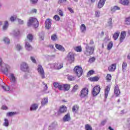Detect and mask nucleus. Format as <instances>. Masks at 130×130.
Instances as JSON below:
<instances>
[{
    "instance_id": "nucleus-19",
    "label": "nucleus",
    "mask_w": 130,
    "mask_h": 130,
    "mask_svg": "<svg viewBox=\"0 0 130 130\" xmlns=\"http://www.w3.org/2000/svg\"><path fill=\"white\" fill-rule=\"evenodd\" d=\"M109 72H114L116 70V63L112 64L108 68Z\"/></svg>"
},
{
    "instance_id": "nucleus-24",
    "label": "nucleus",
    "mask_w": 130,
    "mask_h": 130,
    "mask_svg": "<svg viewBox=\"0 0 130 130\" xmlns=\"http://www.w3.org/2000/svg\"><path fill=\"white\" fill-rule=\"evenodd\" d=\"M53 85L55 88H58V89L60 90V91H62V85H60L59 83L54 82L53 83Z\"/></svg>"
},
{
    "instance_id": "nucleus-23",
    "label": "nucleus",
    "mask_w": 130,
    "mask_h": 130,
    "mask_svg": "<svg viewBox=\"0 0 130 130\" xmlns=\"http://www.w3.org/2000/svg\"><path fill=\"white\" fill-rule=\"evenodd\" d=\"M25 45L26 50H28V51H30V50H32V46L30 45V44L29 43V42H28V40L25 41Z\"/></svg>"
},
{
    "instance_id": "nucleus-51",
    "label": "nucleus",
    "mask_w": 130,
    "mask_h": 130,
    "mask_svg": "<svg viewBox=\"0 0 130 130\" xmlns=\"http://www.w3.org/2000/svg\"><path fill=\"white\" fill-rule=\"evenodd\" d=\"M51 38L53 41H56V40H57V37L56 36V35H53L51 36Z\"/></svg>"
},
{
    "instance_id": "nucleus-1",
    "label": "nucleus",
    "mask_w": 130,
    "mask_h": 130,
    "mask_svg": "<svg viewBox=\"0 0 130 130\" xmlns=\"http://www.w3.org/2000/svg\"><path fill=\"white\" fill-rule=\"evenodd\" d=\"M0 67L2 73L6 75V76H8V74L10 73V70H11V67H10V66L4 63V62H3V59H2V58L1 57Z\"/></svg>"
},
{
    "instance_id": "nucleus-14",
    "label": "nucleus",
    "mask_w": 130,
    "mask_h": 130,
    "mask_svg": "<svg viewBox=\"0 0 130 130\" xmlns=\"http://www.w3.org/2000/svg\"><path fill=\"white\" fill-rule=\"evenodd\" d=\"M71 119V114H70V113H68L66 115H65L63 116L62 118V120L63 121H64V122H67V121H70Z\"/></svg>"
},
{
    "instance_id": "nucleus-52",
    "label": "nucleus",
    "mask_w": 130,
    "mask_h": 130,
    "mask_svg": "<svg viewBox=\"0 0 130 130\" xmlns=\"http://www.w3.org/2000/svg\"><path fill=\"white\" fill-rule=\"evenodd\" d=\"M43 87L44 91H46V90H47V89H48V87L47 86V84H46L44 82H43Z\"/></svg>"
},
{
    "instance_id": "nucleus-60",
    "label": "nucleus",
    "mask_w": 130,
    "mask_h": 130,
    "mask_svg": "<svg viewBox=\"0 0 130 130\" xmlns=\"http://www.w3.org/2000/svg\"><path fill=\"white\" fill-rule=\"evenodd\" d=\"M30 59L31 61L34 62V63H36V59H35L34 57H30Z\"/></svg>"
},
{
    "instance_id": "nucleus-31",
    "label": "nucleus",
    "mask_w": 130,
    "mask_h": 130,
    "mask_svg": "<svg viewBox=\"0 0 130 130\" xmlns=\"http://www.w3.org/2000/svg\"><path fill=\"white\" fill-rule=\"evenodd\" d=\"M45 28L47 30L49 29V18L47 19L45 22Z\"/></svg>"
},
{
    "instance_id": "nucleus-5",
    "label": "nucleus",
    "mask_w": 130,
    "mask_h": 130,
    "mask_svg": "<svg viewBox=\"0 0 130 130\" xmlns=\"http://www.w3.org/2000/svg\"><path fill=\"white\" fill-rule=\"evenodd\" d=\"M88 93L89 89H88L87 87L83 88L81 90L79 96L81 97V98H85V97H87V96H88Z\"/></svg>"
},
{
    "instance_id": "nucleus-13",
    "label": "nucleus",
    "mask_w": 130,
    "mask_h": 130,
    "mask_svg": "<svg viewBox=\"0 0 130 130\" xmlns=\"http://www.w3.org/2000/svg\"><path fill=\"white\" fill-rule=\"evenodd\" d=\"M111 86L110 85H108L107 86L105 89V98L106 99L108 96V94H109V92H110V88Z\"/></svg>"
},
{
    "instance_id": "nucleus-53",
    "label": "nucleus",
    "mask_w": 130,
    "mask_h": 130,
    "mask_svg": "<svg viewBox=\"0 0 130 130\" xmlns=\"http://www.w3.org/2000/svg\"><path fill=\"white\" fill-rule=\"evenodd\" d=\"M95 59H96L95 57H92L89 59L88 62H89V63H92V62H94V61H95Z\"/></svg>"
},
{
    "instance_id": "nucleus-39",
    "label": "nucleus",
    "mask_w": 130,
    "mask_h": 130,
    "mask_svg": "<svg viewBox=\"0 0 130 130\" xmlns=\"http://www.w3.org/2000/svg\"><path fill=\"white\" fill-rule=\"evenodd\" d=\"M112 46H113V43L112 41L110 42L108 44L107 48L108 50H110L111 48H112Z\"/></svg>"
},
{
    "instance_id": "nucleus-56",
    "label": "nucleus",
    "mask_w": 130,
    "mask_h": 130,
    "mask_svg": "<svg viewBox=\"0 0 130 130\" xmlns=\"http://www.w3.org/2000/svg\"><path fill=\"white\" fill-rule=\"evenodd\" d=\"M17 20L19 25H23V24H24V20L20 18H17Z\"/></svg>"
},
{
    "instance_id": "nucleus-21",
    "label": "nucleus",
    "mask_w": 130,
    "mask_h": 130,
    "mask_svg": "<svg viewBox=\"0 0 130 130\" xmlns=\"http://www.w3.org/2000/svg\"><path fill=\"white\" fill-rule=\"evenodd\" d=\"M106 2V0H100L98 4V8L99 9H101V8L103 7V6L105 5V2Z\"/></svg>"
},
{
    "instance_id": "nucleus-26",
    "label": "nucleus",
    "mask_w": 130,
    "mask_h": 130,
    "mask_svg": "<svg viewBox=\"0 0 130 130\" xmlns=\"http://www.w3.org/2000/svg\"><path fill=\"white\" fill-rule=\"evenodd\" d=\"M120 34V32L119 31H117L115 33H114L113 35V38L114 40H117L118 39V37H119V35Z\"/></svg>"
},
{
    "instance_id": "nucleus-48",
    "label": "nucleus",
    "mask_w": 130,
    "mask_h": 130,
    "mask_svg": "<svg viewBox=\"0 0 130 130\" xmlns=\"http://www.w3.org/2000/svg\"><path fill=\"white\" fill-rule=\"evenodd\" d=\"M108 24L110 27H112V18H109L108 20Z\"/></svg>"
},
{
    "instance_id": "nucleus-28",
    "label": "nucleus",
    "mask_w": 130,
    "mask_h": 130,
    "mask_svg": "<svg viewBox=\"0 0 130 130\" xmlns=\"http://www.w3.org/2000/svg\"><path fill=\"white\" fill-rule=\"evenodd\" d=\"M99 77L95 76L93 77H90L88 79L90 82H98V81H99Z\"/></svg>"
},
{
    "instance_id": "nucleus-57",
    "label": "nucleus",
    "mask_w": 130,
    "mask_h": 130,
    "mask_svg": "<svg viewBox=\"0 0 130 130\" xmlns=\"http://www.w3.org/2000/svg\"><path fill=\"white\" fill-rule=\"evenodd\" d=\"M16 19H17L16 16H11L10 18V20L11 22H15Z\"/></svg>"
},
{
    "instance_id": "nucleus-59",
    "label": "nucleus",
    "mask_w": 130,
    "mask_h": 130,
    "mask_svg": "<svg viewBox=\"0 0 130 130\" xmlns=\"http://www.w3.org/2000/svg\"><path fill=\"white\" fill-rule=\"evenodd\" d=\"M58 12L59 16H60L61 17H63V12H62V11L59 10Z\"/></svg>"
},
{
    "instance_id": "nucleus-54",
    "label": "nucleus",
    "mask_w": 130,
    "mask_h": 130,
    "mask_svg": "<svg viewBox=\"0 0 130 130\" xmlns=\"http://www.w3.org/2000/svg\"><path fill=\"white\" fill-rule=\"evenodd\" d=\"M30 3L31 5H37L38 0H30Z\"/></svg>"
},
{
    "instance_id": "nucleus-42",
    "label": "nucleus",
    "mask_w": 130,
    "mask_h": 130,
    "mask_svg": "<svg viewBox=\"0 0 130 130\" xmlns=\"http://www.w3.org/2000/svg\"><path fill=\"white\" fill-rule=\"evenodd\" d=\"M39 38L41 39V40H44V32L43 31H41L39 34Z\"/></svg>"
},
{
    "instance_id": "nucleus-36",
    "label": "nucleus",
    "mask_w": 130,
    "mask_h": 130,
    "mask_svg": "<svg viewBox=\"0 0 130 130\" xmlns=\"http://www.w3.org/2000/svg\"><path fill=\"white\" fill-rule=\"evenodd\" d=\"M67 79L68 81H70V82H72L73 81H75V76L73 75H68Z\"/></svg>"
},
{
    "instance_id": "nucleus-9",
    "label": "nucleus",
    "mask_w": 130,
    "mask_h": 130,
    "mask_svg": "<svg viewBox=\"0 0 130 130\" xmlns=\"http://www.w3.org/2000/svg\"><path fill=\"white\" fill-rule=\"evenodd\" d=\"M20 69L22 72H28L29 71V66L25 62H23L21 63Z\"/></svg>"
},
{
    "instance_id": "nucleus-43",
    "label": "nucleus",
    "mask_w": 130,
    "mask_h": 130,
    "mask_svg": "<svg viewBox=\"0 0 130 130\" xmlns=\"http://www.w3.org/2000/svg\"><path fill=\"white\" fill-rule=\"evenodd\" d=\"M16 48L17 50H18V51H20V50H22V49H23V46H22L19 44H17L16 45Z\"/></svg>"
},
{
    "instance_id": "nucleus-32",
    "label": "nucleus",
    "mask_w": 130,
    "mask_h": 130,
    "mask_svg": "<svg viewBox=\"0 0 130 130\" xmlns=\"http://www.w3.org/2000/svg\"><path fill=\"white\" fill-rule=\"evenodd\" d=\"M74 49L76 52H82V46H81L74 47Z\"/></svg>"
},
{
    "instance_id": "nucleus-20",
    "label": "nucleus",
    "mask_w": 130,
    "mask_h": 130,
    "mask_svg": "<svg viewBox=\"0 0 130 130\" xmlns=\"http://www.w3.org/2000/svg\"><path fill=\"white\" fill-rule=\"evenodd\" d=\"M71 89V85L65 84L62 85V90L69 91Z\"/></svg>"
},
{
    "instance_id": "nucleus-47",
    "label": "nucleus",
    "mask_w": 130,
    "mask_h": 130,
    "mask_svg": "<svg viewBox=\"0 0 130 130\" xmlns=\"http://www.w3.org/2000/svg\"><path fill=\"white\" fill-rule=\"evenodd\" d=\"M85 129L92 130V126H91L89 124H87L85 125Z\"/></svg>"
},
{
    "instance_id": "nucleus-7",
    "label": "nucleus",
    "mask_w": 130,
    "mask_h": 130,
    "mask_svg": "<svg viewBox=\"0 0 130 130\" xmlns=\"http://www.w3.org/2000/svg\"><path fill=\"white\" fill-rule=\"evenodd\" d=\"M38 72L41 77L42 79H45V74L44 73V70L42 67V66L39 64L38 66Z\"/></svg>"
},
{
    "instance_id": "nucleus-10",
    "label": "nucleus",
    "mask_w": 130,
    "mask_h": 130,
    "mask_svg": "<svg viewBox=\"0 0 130 130\" xmlns=\"http://www.w3.org/2000/svg\"><path fill=\"white\" fill-rule=\"evenodd\" d=\"M68 111V107H66L64 105H62L59 108L58 111V113L61 114V113H66Z\"/></svg>"
},
{
    "instance_id": "nucleus-33",
    "label": "nucleus",
    "mask_w": 130,
    "mask_h": 130,
    "mask_svg": "<svg viewBox=\"0 0 130 130\" xmlns=\"http://www.w3.org/2000/svg\"><path fill=\"white\" fill-rule=\"evenodd\" d=\"M86 25H85V24H82L80 26V29L81 32H82L83 33H85V32H86Z\"/></svg>"
},
{
    "instance_id": "nucleus-58",
    "label": "nucleus",
    "mask_w": 130,
    "mask_h": 130,
    "mask_svg": "<svg viewBox=\"0 0 130 130\" xmlns=\"http://www.w3.org/2000/svg\"><path fill=\"white\" fill-rule=\"evenodd\" d=\"M96 17H100V11H97L95 12Z\"/></svg>"
},
{
    "instance_id": "nucleus-40",
    "label": "nucleus",
    "mask_w": 130,
    "mask_h": 130,
    "mask_svg": "<svg viewBox=\"0 0 130 130\" xmlns=\"http://www.w3.org/2000/svg\"><path fill=\"white\" fill-rule=\"evenodd\" d=\"M112 78V76H111V74H108L106 76V80L107 81V82H111V79Z\"/></svg>"
},
{
    "instance_id": "nucleus-63",
    "label": "nucleus",
    "mask_w": 130,
    "mask_h": 130,
    "mask_svg": "<svg viewBox=\"0 0 130 130\" xmlns=\"http://www.w3.org/2000/svg\"><path fill=\"white\" fill-rule=\"evenodd\" d=\"M107 121L106 120H103V121H102L101 122V124L102 125H105V124H106Z\"/></svg>"
},
{
    "instance_id": "nucleus-29",
    "label": "nucleus",
    "mask_w": 130,
    "mask_h": 130,
    "mask_svg": "<svg viewBox=\"0 0 130 130\" xmlns=\"http://www.w3.org/2000/svg\"><path fill=\"white\" fill-rule=\"evenodd\" d=\"M48 103V98H44L41 102V104L42 106H44L46 105Z\"/></svg>"
},
{
    "instance_id": "nucleus-61",
    "label": "nucleus",
    "mask_w": 130,
    "mask_h": 130,
    "mask_svg": "<svg viewBox=\"0 0 130 130\" xmlns=\"http://www.w3.org/2000/svg\"><path fill=\"white\" fill-rule=\"evenodd\" d=\"M68 10L69 11V12H70V13H71V14H74V10H73L72 8L69 7L68 8Z\"/></svg>"
},
{
    "instance_id": "nucleus-49",
    "label": "nucleus",
    "mask_w": 130,
    "mask_h": 130,
    "mask_svg": "<svg viewBox=\"0 0 130 130\" xmlns=\"http://www.w3.org/2000/svg\"><path fill=\"white\" fill-rule=\"evenodd\" d=\"M3 41L5 42V44H10V40L8 38H5Z\"/></svg>"
},
{
    "instance_id": "nucleus-8",
    "label": "nucleus",
    "mask_w": 130,
    "mask_h": 130,
    "mask_svg": "<svg viewBox=\"0 0 130 130\" xmlns=\"http://www.w3.org/2000/svg\"><path fill=\"white\" fill-rule=\"evenodd\" d=\"M9 78L10 79V82L12 84V87L16 86L17 84V78L15 76V75L13 73H10Z\"/></svg>"
},
{
    "instance_id": "nucleus-6",
    "label": "nucleus",
    "mask_w": 130,
    "mask_h": 130,
    "mask_svg": "<svg viewBox=\"0 0 130 130\" xmlns=\"http://www.w3.org/2000/svg\"><path fill=\"white\" fill-rule=\"evenodd\" d=\"M101 90V87L100 85H98L94 86L92 89V96H97L98 94L100 93V91Z\"/></svg>"
},
{
    "instance_id": "nucleus-12",
    "label": "nucleus",
    "mask_w": 130,
    "mask_h": 130,
    "mask_svg": "<svg viewBox=\"0 0 130 130\" xmlns=\"http://www.w3.org/2000/svg\"><path fill=\"white\" fill-rule=\"evenodd\" d=\"M125 37H126V31H121L120 34V38H119V41L120 43L123 42V40L125 39Z\"/></svg>"
},
{
    "instance_id": "nucleus-22",
    "label": "nucleus",
    "mask_w": 130,
    "mask_h": 130,
    "mask_svg": "<svg viewBox=\"0 0 130 130\" xmlns=\"http://www.w3.org/2000/svg\"><path fill=\"white\" fill-rule=\"evenodd\" d=\"M129 0H119V4L122 6H129Z\"/></svg>"
},
{
    "instance_id": "nucleus-15",
    "label": "nucleus",
    "mask_w": 130,
    "mask_h": 130,
    "mask_svg": "<svg viewBox=\"0 0 130 130\" xmlns=\"http://www.w3.org/2000/svg\"><path fill=\"white\" fill-rule=\"evenodd\" d=\"M114 93L116 97H118L120 94V90L119 89V87L117 85H116L114 88Z\"/></svg>"
},
{
    "instance_id": "nucleus-4",
    "label": "nucleus",
    "mask_w": 130,
    "mask_h": 130,
    "mask_svg": "<svg viewBox=\"0 0 130 130\" xmlns=\"http://www.w3.org/2000/svg\"><path fill=\"white\" fill-rule=\"evenodd\" d=\"M73 71L78 78H80V77L83 75V69H82V67L79 66H76Z\"/></svg>"
},
{
    "instance_id": "nucleus-46",
    "label": "nucleus",
    "mask_w": 130,
    "mask_h": 130,
    "mask_svg": "<svg viewBox=\"0 0 130 130\" xmlns=\"http://www.w3.org/2000/svg\"><path fill=\"white\" fill-rule=\"evenodd\" d=\"M17 114V113L14 112H10L9 113H7V116H14V115Z\"/></svg>"
},
{
    "instance_id": "nucleus-27",
    "label": "nucleus",
    "mask_w": 130,
    "mask_h": 130,
    "mask_svg": "<svg viewBox=\"0 0 130 130\" xmlns=\"http://www.w3.org/2000/svg\"><path fill=\"white\" fill-rule=\"evenodd\" d=\"M9 28V22L8 21H6L4 22V24L3 26V31H7L8 28Z\"/></svg>"
},
{
    "instance_id": "nucleus-2",
    "label": "nucleus",
    "mask_w": 130,
    "mask_h": 130,
    "mask_svg": "<svg viewBox=\"0 0 130 130\" xmlns=\"http://www.w3.org/2000/svg\"><path fill=\"white\" fill-rule=\"evenodd\" d=\"M27 27H34V28H38L39 22L38 20L34 17H29L27 22Z\"/></svg>"
},
{
    "instance_id": "nucleus-38",
    "label": "nucleus",
    "mask_w": 130,
    "mask_h": 130,
    "mask_svg": "<svg viewBox=\"0 0 130 130\" xmlns=\"http://www.w3.org/2000/svg\"><path fill=\"white\" fill-rule=\"evenodd\" d=\"M78 89H79V85H78V84L75 85L72 89V93H75V92H77Z\"/></svg>"
},
{
    "instance_id": "nucleus-16",
    "label": "nucleus",
    "mask_w": 130,
    "mask_h": 130,
    "mask_svg": "<svg viewBox=\"0 0 130 130\" xmlns=\"http://www.w3.org/2000/svg\"><path fill=\"white\" fill-rule=\"evenodd\" d=\"M55 47L56 48V49H58V50H59L60 51H62L63 52H64V51H66V49H64V47L61 46V45L55 44Z\"/></svg>"
},
{
    "instance_id": "nucleus-44",
    "label": "nucleus",
    "mask_w": 130,
    "mask_h": 130,
    "mask_svg": "<svg viewBox=\"0 0 130 130\" xmlns=\"http://www.w3.org/2000/svg\"><path fill=\"white\" fill-rule=\"evenodd\" d=\"M120 10V8L118 6H114L113 8H111V11L113 12H115V11Z\"/></svg>"
},
{
    "instance_id": "nucleus-17",
    "label": "nucleus",
    "mask_w": 130,
    "mask_h": 130,
    "mask_svg": "<svg viewBox=\"0 0 130 130\" xmlns=\"http://www.w3.org/2000/svg\"><path fill=\"white\" fill-rule=\"evenodd\" d=\"M54 67V69L56 70H60V69H62L63 68V63H57L54 64H53Z\"/></svg>"
},
{
    "instance_id": "nucleus-64",
    "label": "nucleus",
    "mask_w": 130,
    "mask_h": 130,
    "mask_svg": "<svg viewBox=\"0 0 130 130\" xmlns=\"http://www.w3.org/2000/svg\"><path fill=\"white\" fill-rule=\"evenodd\" d=\"M2 109L3 110H7V109H8V107L5 106V105H3L2 107Z\"/></svg>"
},
{
    "instance_id": "nucleus-45",
    "label": "nucleus",
    "mask_w": 130,
    "mask_h": 130,
    "mask_svg": "<svg viewBox=\"0 0 130 130\" xmlns=\"http://www.w3.org/2000/svg\"><path fill=\"white\" fill-rule=\"evenodd\" d=\"M95 72L93 70L89 71L87 74V77H91L92 75H94Z\"/></svg>"
},
{
    "instance_id": "nucleus-3",
    "label": "nucleus",
    "mask_w": 130,
    "mask_h": 130,
    "mask_svg": "<svg viewBox=\"0 0 130 130\" xmlns=\"http://www.w3.org/2000/svg\"><path fill=\"white\" fill-rule=\"evenodd\" d=\"M94 50H95V46L90 47L88 44L86 45L85 50L84 51L85 55L86 56H90L94 53Z\"/></svg>"
},
{
    "instance_id": "nucleus-37",
    "label": "nucleus",
    "mask_w": 130,
    "mask_h": 130,
    "mask_svg": "<svg viewBox=\"0 0 130 130\" xmlns=\"http://www.w3.org/2000/svg\"><path fill=\"white\" fill-rule=\"evenodd\" d=\"M126 68H127V63H126V62H123L122 65V70L123 72H124V71L126 70Z\"/></svg>"
},
{
    "instance_id": "nucleus-25",
    "label": "nucleus",
    "mask_w": 130,
    "mask_h": 130,
    "mask_svg": "<svg viewBox=\"0 0 130 130\" xmlns=\"http://www.w3.org/2000/svg\"><path fill=\"white\" fill-rule=\"evenodd\" d=\"M80 109V107L78 105H75L72 107V111L73 112H75V113H77L79 111Z\"/></svg>"
},
{
    "instance_id": "nucleus-11",
    "label": "nucleus",
    "mask_w": 130,
    "mask_h": 130,
    "mask_svg": "<svg viewBox=\"0 0 130 130\" xmlns=\"http://www.w3.org/2000/svg\"><path fill=\"white\" fill-rule=\"evenodd\" d=\"M4 82L2 79H0V87L3 89L4 91H10V86L8 85L4 86Z\"/></svg>"
},
{
    "instance_id": "nucleus-55",
    "label": "nucleus",
    "mask_w": 130,
    "mask_h": 130,
    "mask_svg": "<svg viewBox=\"0 0 130 130\" xmlns=\"http://www.w3.org/2000/svg\"><path fill=\"white\" fill-rule=\"evenodd\" d=\"M53 19H54V20H55V21H59V20H60V17H59V16H58L57 15H55L53 17Z\"/></svg>"
},
{
    "instance_id": "nucleus-41",
    "label": "nucleus",
    "mask_w": 130,
    "mask_h": 130,
    "mask_svg": "<svg viewBox=\"0 0 130 130\" xmlns=\"http://www.w3.org/2000/svg\"><path fill=\"white\" fill-rule=\"evenodd\" d=\"M9 120H8V119H4V122L3 123V125L4 126H6V127H8V126H9Z\"/></svg>"
},
{
    "instance_id": "nucleus-18",
    "label": "nucleus",
    "mask_w": 130,
    "mask_h": 130,
    "mask_svg": "<svg viewBox=\"0 0 130 130\" xmlns=\"http://www.w3.org/2000/svg\"><path fill=\"white\" fill-rule=\"evenodd\" d=\"M68 57L71 63H73L75 60V56H74V54H73L72 52H69Z\"/></svg>"
},
{
    "instance_id": "nucleus-30",
    "label": "nucleus",
    "mask_w": 130,
    "mask_h": 130,
    "mask_svg": "<svg viewBox=\"0 0 130 130\" xmlns=\"http://www.w3.org/2000/svg\"><path fill=\"white\" fill-rule=\"evenodd\" d=\"M38 109V105H37V104H34L30 107V110L31 111L36 110Z\"/></svg>"
},
{
    "instance_id": "nucleus-50",
    "label": "nucleus",
    "mask_w": 130,
    "mask_h": 130,
    "mask_svg": "<svg viewBox=\"0 0 130 130\" xmlns=\"http://www.w3.org/2000/svg\"><path fill=\"white\" fill-rule=\"evenodd\" d=\"M125 22L126 25H130V16L125 19Z\"/></svg>"
},
{
    "instance_id": "nucleus-35",
    "label": "nucleus",
    "mask_w": 130,
    "mask_h": 130,
    "mask_svg": "<svg viewBox=\"0 0 130 130\" xmlns=\"http://www.w3.org/2000/svg\"><path fill=\"white\" fill-rule=\"evenodd\" d=\"M12 34L14 35V36H15V37H17V36H19L20 35V31L18 29L14 30Z\"/></svg>"
},
{
    "instance_id": "nucleus-34",
    "label": "nucleus",
    "mask_w": 130,
    "mask_h": 130,
    "mask_svg": "<svg viewBox=\"0 0 130 130\" xmlns=\"http://www.w3.org/2000/svg\"><path fill=\"white\" fill-rule=\"evenodd\" d=\"M27 39L29 40V42H32L33 41V35L31 34H29L27 36Z\"/></svg>"
},
{
    "instance_id": "nucleus-62",
    "label": "nucleus",
    "mask_w": 130,
    "mask_h": 130,
    "mask_svg": "<svg viewBox=\"0 0 130 130\" xmlns=\"http://www.w3.org/2000/svg\"><path fill=\"white\" fill-rule=\"evenodd\" d=\"M67 2V0H58V4L60 5V4H62V3H64Z\"/></svg>"
}]
</instances>
